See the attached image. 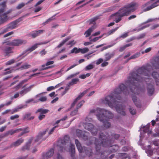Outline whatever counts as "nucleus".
<instances>
[{"instance_id":"obj_1","label":"nucleus","mask_w":159,"mask_h":159,"mask_svg":"<svg viewBox=\"0 0 159 159\" xmlns=\"http://www.w3.org/2000/svg\"><path fill=\"white\" fill-rule=\"evenodd\" d=\"M152 69V67L149 64L143 66L138 69L136 72H133L126 82L127 87L124 84H121L119 87L115 89L114 92L110 95L106 97L102 100V102L107 104L111 108L115 107L117 112L123 116L125 115L124 111L125 107L122 105V103L117 101L120 100L121 97L120 94L123 93L127 95L129 92L128 89V88L130 92L134 94H138L137 91L139 90V83L145 81L147 85L148 94L151 96L154 93V82L151 79L148 78L141 77L139 75H143L145 76L150 77L151 71Z\"/></svg>"},{"instance_id":"obj_2","label":"nucleus","mask_w":159,"mask_h":159,"mask_svg":"<svg viewBox=\"0 0 159 159\" xmlns=\"http://www.w3.org/2000/svg\"><path fill=\"white\" fill-rule=\"evenodd\" d=\"M120 136L119 134L111 133V135L106 134V135L102 133L99 134V139H96L95 137H92L90 138V144L93 143L95 146L96 151V155H98L100 152L101 145L107 146L111 145V143H113L115 140L118 139Z\"/></svg>"},{"instance_id":"obj_3","label":"nucleus","mask_w":159,"mask_h":159,"mask_svg":"<svg viewBox=\"0 0 159 159\" xmlns=\"http://www.w3.org/2000/svg\"><path fill=\"white\" fill-rule=\"evenodd\" d=\"M138 6L137 3L131 2L124 5L118 11L112 14L111 16H115V21L118 23L121 20L122 17L129 16L131 12L135 11Z\"/></svg>"},{"instance_id":"obj_4","label":"nucleus","mask_w":159,"mask_h":159,"mask_svg":"<svg viewBox=\"0 0 159 159\" xmlns=\"http://www.w3.org/2000/svg\"><path fill=\"white\" fill-rule=\"evenodd\" d=\"M96 113V116L98 120L103 123V126L106 129H108L111 126V124L109 120L107 119H112L113 117V115L110 111L100 108L96 110L92 109L89 112V113Z\"/></svg>"},{"instance_id":"obj_5","label":"nucleus","mask_w":159,"mask_h":159,"mask_svg":"<svg viewBox=\"0 0 159 159\" xmlns=\"http://www.w3.org/2000/svg\"><path fill=\"white\" fill-rule=\"evenodd\" d=\"M70 143V151L71 153V157L74 159L75 153V146L74 144L70 143V138L68 136L65 135L63 139L59 140L58 142L57 148L58 151L60 152L63 151V150H66L64 147L67 143Z\"/></svg>"},{"instance_id":"obj_6","label":"nucleus","mask_w":159,"mask_h":159,"mask_svg":"<svg viewBox=\"0 0 159 159\" xmlns=\"http://www.w3.org/2000/svg\"><path fill=\"white\" fill-rule=\"evenodd\" d=\"M75 142L77 149L81 153L83 152H84L86 155L89 157L93 156V154L92 149L91 148L86 147L83 148L81 146L80 143L77 139L75 140Z\"/></svg>"},{"instance_id":"obj_7","label":"nucleus","mask_w":159,"mask_h":159,"mask_svg":"<svg viewBox=\"0 0 159 159\" xmlns=\"http://www.w3.org/2000/svg\"><path fill=\"white\" fill-rule=\"evenodd\" d=\"M21 21V19L19 18L8 24L7 25V27L3 29L2 31L0 33V35L9 31L10 30H13L17 27L18 24Z\"/></svg>"},{"instance_id":"obj_8","label":"nucleus","mask_w":159,"mask_h":159,"mask_svg":"<svg viewBox=\"0 0 159 159\" xmlns=\"http://www.w3.org/2000/svg\"><path fill=\"white\" fill-rule=\"evenodd\" d=\"M84 126L85 129L90 131L93 135H95L97 134L98 130L94 128L92 124L85 123L84 124Z\"/></svg>"},{"instance_id":"obj_9","label":"nucleus","mask_w":159,"mask_h":159,"mask_svg":"<svg viewBox=\"0 0 159 159\" xmlns=\"http://www.w3.org/2000/svg\"><path fill=\"white\" fill-rule=\"evenodd\" d=\"M26 43L27 41L26 40L20 39H16L13 40L7 44L13 46H18L23 44H25Z\"/></svg>"},{"instance_id":"obj_10","label":"nucleus","mask_w":159,"mask_h":159,"mask_svg":"<svg viewBox=\"0 0 159 159\" xmlns=\"http://www.w3.org/2000/svg\"><path fill=\"white\" fill-rule=\"evenodd\" d=\"M76 135L79 138H82L84 140H86L88 139V137L89 134L87 132H83L81 130L77 129L76 130Z\"/></svg>"},{"instance_id":"obj_11","label":"nucleus","mask_w":159,"mask_h":159,"mask_svg":"<svg viewBox=\"0 0 159 159\" xmlns=\"http://www.w3.org/2000/svg\"><path fill=\"white\" fill-rule=\"evenodd\" d=\"M47 130V129L43 131V132L39 133L35 140V142H39L38 143L39 144L42 141L45 139L46 138H43V137L46 134Z\"/></svg>"},{"instance_id":"obj_12","label":"nucleus","mask_w":159,"mask_h":159,"mask_svg":"<svg viewBox=\"0 0 159 159\" xmlns=\"http://www.w3.org/2000/svg\"><path fill=\"white\" fill-rule=\"evenodd\" d=\"M2 49L5 54V56H6L9 57L10 56V54L13 52L12 50L13 48L11 47H6L2 48Z\"/></svg>"},{"instance_id":"obj_13","label":"nucleus","mask_w":159,"mask_h":159,"mask_svg":"<svg viewBox=\"0 0 159 159\" xmlns=\"http://www.w3.org/2000/svg\"><path fill=\"white\" fill-rule=\"evenodd\" d=\"M44 30H39L38 31H34L30 32L29 35L32 37V38H34L39 35L40 34H42Z\"/></svg>"},{"instance_id":"obj_14","label":"nucleus","mask_w":159,"mask_h":159,"mask_svg":"<svg viewBox=\"0 0 159 159\" xmlns=\"http://www.w3.org/2000/svg\"><path fill=\"white\" fill-rule=\"evenodd\" d=\"M22 129L21 128H19L13 130L12 129L10 130L4 134L5 137L8 136L9 135H12L15 133H18L20 131H22Z\"/></svg>"},{"instance_id":"obj_15","label":"nucleus","mask_w":159,"mask_h":159,"mask_svg":"<svg viewBox=\"0 0 159 159\" xmlns=\"http://www.w3.org/2000/svg\"><path fill=\"white\" fill-rule=\"evenodd\" d=\"M48 43V42H42L40 43H37L32 46L31 47L26 49L25 51V52H27L29 51H30V52H31L34 50H35L37 48L38 45H41L43 44H47Z\"/></svg>"},{"instance_id":"obj_16","label":"nucleus","mask_w":159,"mask_h":159,"mask_svg":"<svg viewBox=\"0 0 159 159\" xmlns=\"http://www.w3.org/2000/svg\"><path fill=\"white\" fill-rule=\"evenodd\" d=\"M152 64L153 67L155 69L159 68V56L155 57L152 61Z\"/></svg>"},{"instance_id":"obj_17","label":"nucleus","mask_w":159,"mask_h":159,"mask_svg":"<svg viewBox=\"0 0 159 159\" xmlns=\"http://www.w3.org/2000/svg\"><path fill=\"white\" fill-rule=\"evenodd\" d=\"M113 143H111V145L110 146H102V145H101V148L102 147H111V149H112L111 150L110 153H112V152H116L117 151L119 148V147L117 145H112V144Z\"/></svg>"},{"instance_id":"obj_18","label":"nucleus","mask_w":159,"mask_h":159,"mask_svg":"<svg viewBox=\"0 0 159 159\" xmlns=\"http://www.w3.org/2000/svg\"><path fill=\"white\" fill-rule=\"evenodd\" d=\"M152 76L154 79L157 85H159V74L156 72L154 71L152 73Z\"/></svg>"},{"instance_id":"obj_19","label":"nucleus","mask_w":159,"mask_h":159,"mask_svg":"<svg viewBox=\"0 0 159 159\" xmlns=\"http://www.w3.org/2000/svg\"><path fill=\"white\" fill-rule=\"evenodd\" d=\"M8 19L7 15L3 13L0 16V25L4 23Z\"/></svg>"},{"instance_id":"obj_20","label":"nucleus","mask_w":159,"mask_h":159,"mask_svg":"<svg viewBox=\"0 0 159 159\" xmlns=\"http://www.w3.org/2000/svg\"><path fill=\"white\" fill-rule=\"evenodd\" d=\"M54 152V149L53 148L50 149L46 153L43 154V157H50L53 155Z\"/></svg>"},{"instance_id":"obj_21","label":"nucleus","mask_w":159,"mask_h":159,"mask_svg":"<svg viewBox=\"0 0 159 159\" xmlns=\"http://www.w3.org/2000/svg\"><path fill=\"white\" fill-rule=\"evenodd\" d=\"M24 140L22 138H20L18 139L16 141L12 143L11 145V147H13V146H17L20 145L22 143Z\"/></svg>"},{"instance_id":"obj_22","label":"nucleus","mask_w":159,"mask_h":159,"mask_svg":"<svg viewBox=\"0 0 159 159\" xmlns=\"http://www.w3.org/2000/svg\"><path fill=\"white\" fill-rule=\"evenodd\" d=\"M107 152H103L102 153L101 155V157L102 159H111L115 156V154H112L109 158H108L107 156Z\"/></svg>"},{"instance_id":"obj_23","label":"nucleus","mask_w":159,"mask_h":159,"mask_svg":"<svg viewBox=\"0 0 159 159\" xmlns=\"http://www.w3.org/2000/svg\"><path fill=\"white\" fill-rule=\"evenodd\" d=\"M49 111V110L48 109L41 108L38 109L35 113H39L40 114H44L48 113Z\"/></svg>"},{"instance_id":"obj_24","label":"nucleus","mask_w":159,"mask_h":159,"mask_svg":"<svg viewBox=\"0 0 159 159\" xmlns=\"http://www.w3.org/2000/svg\"><path fill=\"white\" fill-rule=\"evenodd\" d=\"M70 36H68L65 39H64L56 47V48H60L66 42L68 41L71 39Z\"/></svg>"},{"instance_id":"obj_25","label":"nucleus","mask_w":159,"mask_h":159,"mask_svg":"<svg viewBox=\"0 0 159 159\" xmlns=\"http://www.w3.org/2000/svg\"><path fill=\"white\" fill-rule=\"evenodd\" d=\"M32 140V139H29L26 145L22 148V149L23 151H25V150H29V149L30 145L31 143Z\"/></svg>"},{"instance_id":"obj_26","label":"nucleus","mask_w":159,"mask_h":159,"mask_svg":"<svg viewBox=\"0 0 159 159\" xmlns=\"http://www.w3.org/2000/svg\"><path fill=\"white\" fill-rule=\"evenodd\" d=\"M26 105H22L19 107L18 108H15L13 109L11 112V114H13L15 112H18L19 111V110L22 108H24L26 107Z\"/></svg>"},{"instance_id":"obj_27","label":"nucleus","mask_w":159,"mask_h":159,"mask_svg":"<svg viewBox=\"0 0 159 159\" xmlns=\"http://www.w3.org/2000/svg\"><path fill=\"white\" fill-rule=\"evenodd\" d=\"M114 55L113 53H107L105 54V58L106 61L110 60L111 58Z\"/></svg>"},{"instance_id":"obj_28","label":"nucleus","mask_w":159,"mask_h":159,"mask_svg":"<svg viewBox=\"0 0 159 159\" xmlns=\"http://www.w3.org/2000/svg\"><path fill=\"white\" fill-rule=\"evenodd\" d=\"M31 114L30 113H28L26 114L24 116L23 119L24 120L27 119L28 120H31L34 119V116L30 117Z\"/></svg>"},{"instance_id":"obj_29","label":"nucleus","mask_w":159,"mask_h":159,"mask_svg":"<svg viewBox=\"0 0 159 159\" xmlns=\"http://www.w3.org/2000/svg\"><path fill=\"white\" fill-rule=\"evenodd\" d=\"M79 81L78 78H74L72 79L71 81L69 82L68 83L69 85L71 86L77 84V82Z\"/></svg>"},{"instance_id":"obj_30","label":"nucleus","mask_w":159,"mask_h":159,"mask_svg":"<svg viewBox=\"0 0 159 159\" xmlns=\"http://www.w3.org/2000/svg\"><path fill=\"white\" fill-rule=\"evenodd\" d=\"M93 31V28L91 27L88 29L85 32L84 34H85V37H88L90 36L91 34V33Z\"/></svg>"},{"instance_id":"obj_31","label":"nucleus","mask_w":159,"mask_h":159,"mask_svg":"<svg viewBox=\"0 0 159 159\" xmlns=\"http://www.w3.org/2000/svg\"><path fill=\"white\" fill-rule=\"evenodd\" d=\"M24 83V81H22L18 85L15 86L14 88V89H15V91H16L18 90L21 87Z\"/></svg>"},{"instance_id":"obj_32","label":"nucleus","mask_w":159,"mask_h":159,"mask_svg":"<svg viewBox=\"0 0 159 159\" xmlns=\"http://www.w3.org/2000/svg\"><path fill=\"white\" fill-rule=\"evenodd\" d=\"M80 52V48H78L76 47L74 48L70 52L71 53H75V54Z\"/></svg>"},{"instance_id":"obj_33","label":"nucleus","mask_w":159,"mask_h":159,"mask_svg":"<svg viewBox=\"0 0 159 159\" xmlns=\"http://www.w3.org/2000/svg\"><path fill=\"white\" fill-rule=\"evenodd\" d=\"M140 52H137L134 54V55L132 56L129 58V60L131 59H134L140 56Z\"/></svg>"},{"instance_id":"obj_34","label":"nucleus","mask_w":159,"mask_h":159,"mask_svg":"<svg viewBox=\"0 0 159 159\" xmlns=\"http://www.w3.org/2000/svg\"><path fill=\"white\" fill-rule=\"evenodd\" d=\"M31 66L30 65L28 64L27 63H25L24 65H22L21 66L20 68L21 69H26L30 68Z\"/></svg>"},{"instance_id":"obj_35","label":"nucleus","mask_w":159,"mask_h":159,"mask_svg":"<svg viewBox=\"0 0 159 159\" xmlns=\"http://www.w3.org/2000/svg\"><path fill=\"white\" fill-rule=\"evenodd\" d=\"M2 7L0 8V14L3 13L5 10L6 5L5 2L2 3Z\"/></svg>"},{"instance_id":"obj_36","label":"nucleus","mask_w":159,"mask_h":159,"mask_svg":"<svg viewBox=\"0 0 159 159\" xmlns=\"http://www.w3.org/2000/svg\"><path fill=\"white\" fill-rule=\"evenodd\" d=\"M89 90V89H87L81 93L80 94L77 98V99H78L79 100H80L84 94L87 93Z\"/></svg>"},{"instance_id":"obj_37","label":"nucleus","mask_w":159,"mask_h":159,"mask_svg":"<svg viewBox=\"0 0 159 159\" xmlns=\"http://www.w3.org/2000/svg\"><path fill=\"white\" fill-rule=\"evenodd\" d=\"M99 17L100 16H97L90 20L89 24H92L93 22H94L95 21L99 19Z\"/></svg>"},{"instance_id":"obj_38","label":"nucleus","mask_w":159,"mask_h":159,"mask_svg":"<svg viewBox=\"0 0 159 159\" xmlns=\"http://www.w3.org/2000/svg\"><path fill=\"white\" fill-rule=\"evenodd\" d=\"M132 99L134 103L136 105V106L137 107H140V106L139 104H138V103L137 102V97L135 96H133L132 97Z\"/></svg>"},{"instance_id":"obj_39","label":"nucleus","mask_w":159,"mask_h":159,"mask_svg":"<svg viewBox=\"0 0 159 159\" xmlns=\"http://www.w3.org/2000/svg\"><path fill=\"white\" fill-rule=\"evenodd\" d=\"M89 51V49L87 48H80V52L82 54L88 52Z\"/></svg>"},{"instance_id":"obj_40","label":"nucleus","mask_w":159,"mask_h":159,"mask_svg":"<svg viewBox=\"0 0 159 159\" xmlns=\"http://www.w3.org/2000/svg\"><path fill=\"white\" fill-rule=\"evenodd\" d=\"M150 124H148L146 126H145L143 127V131L145 133L148 132L149 129Z\"/></svg>"},{"instance_id":"obj_41","label":"nucleus","mask_w":159,"mask_h":159,"mask_svg":"<svg viewBox=\"0 0 159 159\" xmlns=\"http://www.w3.org/2000/svg\"><path fill=\"white\" fill-rule=\"evenodd\" d=\"M76 43V42L74 40H72L69 41L68 43H67L66 45H70L71 47L74 46Z\"/></svg>"},{"instance_id":"obj_42","label":"nucleus","mask_w":159,"mask_h":159,"mask_svg":"<svg viewBox=\"0 0 159 159\" xmlns=\"http://www.w3.org/2000/svg\"><path fill=\"white\" fill-rule=\"evenodd\" d=\"M115 7L114 6L111 7L107 8L106 10L104 12H110L114 10L115 9Z\"/></svg>"},{"instance_id":"obj_43","label":"nucleus","mask_w":159,"mask_h":159,"mask_svg":"<svg viewBox=\"0 0 159 159\" xmlns=\"http://www.w3.org/2000/svg\"><path fill=\"white\" fill-rule=\"evenodd\" d=\"M93 66L91 64H90L85 67V70H88L93 69Z\"/></svg>"},{"instance_id":"obj_44","label":"nucleus","mask_w":159,"mask_h":159,"mask_svg":"<svg viewBox=\"0 0 159 159\" xmlns=\"http://www.w3.org/2000/svg\"><path fill=\"white\" fill-rule=\"evenodd\" d=\"M118 27H117L114 29H113L110 30L107 33V35H110L113 34L115 31H116L118 29Z\"/></svg>"},{"instance_id":"obj_45","label":"nucleus","mask_w":159,"mask_h":159,"mask_svg":"<svg viewBox=\"0 0 159 159\" xmlns=\"http://www.w3.org/2000/svg\"><path fill=\"white\" fill-rule=\"evenodd\" d=\"M15 62V60L14 59H11L9 60L6 63V65L7 66L13 64Z\"/></svg>"},{"instance_id":"obj_46","label":"nucleus","mask_w":159,"mask_h":159,"mask_svg":"<svg viewBox=\"0 0 159 159\" xmlns=\"http://www.w3.org/2000/svg\"><path fill=\"white\" fill-rule=\"evenodd\" d=\"M129 111L130 113L132 115H135L136 113V110L133 107H130L129 109Z\"/></svg>"},{"instance_id":"obj_47","label":"nucleus","mask_w":159,"mask_h":159,"mask_svg":"<svg viewBox=\"0 0 159 159\" xmlns=\"http://www.w3.org/2000/svg\"><path fill=\"white\" fill-rule=\"evenodd\" d=\"M84 102L85 101L84 100L81 101L76 106V109H78L80 108L83 105V104L84 103Z\"/></svg>"},{"instance_id":"obj_48","label":"nucleus","mask_w":159,"mask_h":159,"mask_svg":"<svg viewBox=\"0 0 159 159\" xmlns=\"http://www.w3.org/2000/svg\"><path fill=\"white\" fill-rule=\"evenodd\" d=\"M146 36L145 33H142L136 38V39L138 40L143 38Z\"/></svg>"},{"instance_id":"obj_49","label":"nucleus","mask_w":159,"mask_h":159,"mask_svg":"<svg viewBox=\"0 0 159 159\" xmlns=\"http://www.w3.org/2000/svg\"><path fill=\"white\" fill-rule=\"evenodd\" d=\"M33 85H31L29 87L25 89H24V90H25V94L26 93L30 91L31 89L33 87Z\"/></svg>"},{"instance_id":"obj_50","label":"nucleus","mask_w":159,"mask_h":159,"mask_svg":"<svg viewBox=\"0 0 159 159\" xmlns=\"http://www.w3.org/2000/svg\"><path fill=\"white\" fill-rule=\"evenodd\" d=\"M149 25H145L143 26H141V27L137 29V31L139 32L141 30H142L144 29L149 27Z\"/></svg>"},{"instance_id":"obj_51","label":"nucleus","mask_w":159,"mask_h":159,"mask_svg":"<svg viewBox=\"0 0 159 159\" xmlns=\"http://www.w3.org/2000/svg\"><path fill=\"white\" fill-rule=\"evenodd\" d=\"M25 5V4L24 3H22L19 4L16 7V8L17 9H20L23 7Z\"/></svg>"},{"instance_id":"obj_52","label":"nucleus","mask_w":159,"mask_h":159,"mask_svg":"<svg viewBox=\"0 0 159 159\" xmlns=\"http://www.w3.org/2000/svg\"><path fill=\"white\" fill-rule=\"evenodd\" d=\"M70 86H71L70 85H69V83L67 85V86L65 89V91L62 93L63 95L65 94L66 93L68 90L69 89L70 87Z\"/></svg>"},{"instance_id":"obj_53","label":"nucleus","mask_w":159,"mask_h":159,"mask_svg":"<svg viewBox=\"0 0 159 159\" xmlns=\"http://www.w3.org/2000/svg\"><path fill=\"white\" fill-rule=\"evenodd\" d=\"M121 156H123V157L122 159H130L129 157L126 153H120Z\"/></svg>"},{"instance_id":"obj_54","label":"nucleus","mask_w":159,"mask_h":159,"mask_svg":"<svg viewBox=\"0 0 159 159\" xmlns=\"http://www.w3.org/2000/svg\"><path fill=\"white\" fill-rule=\"evenodd\" d=\"M103 34L101 35V36L98 37H96L93 38V39H92L91 40V41L93 42H96L99 39H101L103 36Z\"/></svg>"},{"instance_id":"obj_55","label":"nucleus","mask_w":159,"mask_h":159,"mask_svg":"<svg viewBox=\"0 0 159 159\" xmlns=\"http://www.w3.org/2000/svg\"><path fill=\"white\" fill-rule=\"evenodd\" d=\"M58 126V125L54 126L49 131V134H51L53 133L55 129Z\"/></svg>"},{"instance_id":"obj_56","label":"nucleus","mask_w":159,"mask_h":159,"mask_svg":"<svg viewBox=\"0 0 159 159\" xmlns=\"http://www.w3.org/2000/svg\"><path fill=\"white\" fill-rule=\"evenodd\" d=\"M78 111V109H76L74 111H72L70 113V115L72 116H74L77 114Z\"/></svg>"},{"instance_id":"obj_57","label":"nucleus","mask_w":159,"mask_h":159,"mask_svg":"<svg viewBox=\"0 0 159 159\" xmlns=\"http://www.w3.org/2000/svg\"><path fill=\"white\" fill-rule=\"evenodd\" d=\"M47 100V98L46 96H43L40 98L39 101L43 102L46 101Z\"/></svg>"},{"instance_id":"obj_58","label":"nucleus","mask_w":159,"mask_h":159,"mask_svg":"<svg viewBox=\"0 0 159 159\" xmlns=\"http://www.w3.org/2000/svg\"><path fill=\"white\" fill-rule=\"evenodd\" d=\"M10 70L9 68H7V69H5L4 71H5L6 72L3 73V75H6L7 74H8L11 73V70H9L7 71H6L7 70Z\"/></svg>"},{"instance_id":"obj_59","label":"nucleus","mask_w":159,"mask_h":159,"mask_svg":"<svg viewBox=\"0 0 159 159\" xmlns=\"http://www.w3.org/2000/svg\"><path fill=\"white\" fill-rule=\"evenodd\" d=\"M128 32L124 33L120 36V38H122L123 39L127 37V36H128Z\"/></svg>"},{"instance_id":"obj_60","label":"nucleus","mask_w":159,"mask_h":159,"mask_svg":"<svg viewBox=\"0 0 159 159\" xmlns=\"http://www.w3.org/2000/svg\"><path fill=\"white\" fill-rule=\"evenodd\" d=\"M153 143L154 145L156 146H158L159 145V139L155 140L153 141Z\"/></svg>"},{"instance_id":"obj_61","label":"nucleus","mask_w":159,"mask_h":159,"mask_svg":"<svg viewBox=\"0 0 159 159\" xmlns=\"http://www.w3.org/2000/svg\"><path fill=\"white\" fill-rule=\"evenodd\" d=\"M47 53V51L45 49H43L39 52V54L41 56H43L45 55Z\"/></svg>"},{"instance_id":"obj_62","label":"nucleus","mask_w":159,"mask_h":159,"mask_svg":"<svg viewBox=\"0 0 159 159\" xmlns=\"http://www.w3.org/2000/svg\"><path fill=\"white\" fill-rule=\"evenodd\" d=\"M103 61V59L102 58H100L97 60L96 62V64L97 65H98L101 63Z\"/></svg>"},{"instance_id":"obj_63","label":"nucleus","mask_w":159,"mask_h":159,"mask_svg":"<svg viewBox=\"0 0 159 159\" xmlns=\"http://www.w3.org/2000/svg\"><path fill=\"white\" fill-rule=\"evenodd\" d=\"M19 117V116L18 115H15L14 116H11L10 117V119L11 120H14L16 119H17Z\"/></svg>"},{"instance_id":"obj_64","label":"nucleus","mask_w":159,"mask_h":159,"mask_svg":"<svg viewBox=\"0 0 159 159\" xmlns=\"http://www.w3.org/2000/svg\"><path fill=\"white\" fill-rule=\"evenodd\" d=\"M42 8L41 7H37L35 8L34 9V12H37L41 10Z\"/></svg>"}]
</instances>
